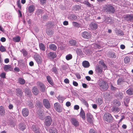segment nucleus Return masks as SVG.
Listing matches in <instances>:
<instances>
[{"label":"nucleus","instance_id":"nucleus-40","mask_svg":"<svg viewBox=\"0 0 133 133\" xmlns=\"http://www.w3.org/2000/svg\"><path fill=\"white\" fill-rule=\"evenodd\" d=\"M72 55L71 54H69L66 56L65 57L66 59L67 60H69L72 59Z\"/></svg>","mask_w":133,"mask_h":133},{"label":"nucleus","instance_id":"nucleus-39","mask_svg":"<svg viewBox=\"0 0 133 133\" xmlns=\"http://www.w3.org/2000/svg\"><path fill=\"white\" fill-rule=\"evenodd\" d=\"M36 105L38 107H42V104L41 102L39 101H37L36 103Z\"/></svg>","mask_w":133,"mask_h":133},{"label":"nucleus","instance_id":"nucleus-44","mask_svg":"<svg viewBox=\"0 0 133 133\" xmlns=\"http://www.w3.org/2000/svg\"><path fill=\"white\" fill-rule=\"evenodd\" d=\"M22 52L23 56H26L28 54V53L27 51L25 49H23L22 50Z\"/></svg>","mask_w":133,"mask_h":133},{"label":"nucleus","instance_id":"nucleus-56","mask_svg":"<svg viewBox=\"0 0 133 133\" xmlns=\"http://www.w3.org/2000/svg\"><path fill=\"white\" fill-rule=\"evenodd\" d=\"M41 3L42 4H45L46 2V0H39Z\"/></svg>","mask_w":133,"mask_h":133},{"label":"nucleus","instance_id":"nucleus-22","mask_svg":"<svg viewBox=\"0 0 133 133\" xmlns=\"http://www.w3.org/2000/svg\"><path fill=\"white\" fill-rule=\"evenodd\" d=\"M32 91L33 94L35 95H37L39 93V91L35 86L33 87Z\"/></svg>","mask_w":133,"mask_h":133},{"label":"nucleus","instance_id":"nucleus-13","mask_svg":"<svg viewBox=\"0 0 133 133\" xmlns=\"http://www.w3.org/2000/svg\"><path fill=\"white\" fill-rule=\"evenodd\" d=\"M89 27L91 29L93 30H95L97 28L98 25L94 22H91L90 24Z\"/></svg>","mask_w":133,"mask_h":133},{"label":"nucleus","instance_id":"nucleus-49","mask_svg":"<svg viewBox=\"0 0 133 133\" xmlns=\"http://www.w3.org/2000/svg\"><path fill=\"white\" fill-rule=\"evenodd\" d=\"M124 79L122 78H120L118 79L117 81V83L118 85H120L121 83L123 82Z\"/></svg>","mask_w":133,"mask_h":133},{"label":"nucleus","instance_id":"nucleus-62","mask_svg":"<svg viewBox=\"0 0 133 133\" xmlns=\"http://www.w3.org/2000/svg\"><path fill=\"white\" fill-rule=\"evenodd\" d=\"M52 71L54 73H56L57 71V69L56 67H54L52 69Z\"/></svg>","mask_w":133,"mask_h":133},{"label":"nucleus","instance_id":"nucleus-57","mask_svg":"<svg viewBox=\"0 0 133 133\" xmlns=\"http://www.w3.org/2000/svg\"><path fill=\"white\" fill-rule=\"evenodd\" d=\"M58 99L59 101H62V102H63L64 100L63 98L61 96H59L58 97Z\"/></svg>","mask_w":133,"mask_h":133},{"label":"nucleus","instance_id":"nucleus-2","mask_svg":"<svg viewBox=\"0 0 133 133\" xmlns=\"http://www.w3.org/2000/svg\"><path fill=\"white\" fill-rule=\"evenodd\" d=\"M103 8L104 10L107 12L113 13L115 11L114 8L111 5H105L104 6Z\"/></svg>","mask_w":133,"mask_h":133},{"label":"nucleus","instance_id":"nucleus-20","mask_svg":"<svg viewBox=\"0 0 133 133\" xmlns=\"http://www.w3.org/2000/svg\"><path fill=\"white\" fill-rule=\"evenodd\" d=\"M32 127L33 131L35 133H40V130H39V128H37L36 126L35 125H33Z\"/></svg>","mask_w":133,"mask_h":133},{"label":"nucleus","instance_id":"nucleus-55","mask_svg":"<svg viewBox=\"0 0 133 133\" xmlns=\"http://www.w3.org/2000/svg\"><path fill=\"white\" fill-rule=\"evenodd\" d=\"M64 82L66 84H69V80L68 79L66 78L64 79Z\"/></svg>","mask_w":133,"mask_h":133},{"label":"nucleus","instance_id":"nucleus-43","mask_svg":"<svg viewBox=\"0 0 133 133\" xmlns=\"http://www.w3.org/2000/svg\"><path fill=\"white\" fill-rule=\"evenodd\" d=\"M72 24L74 26L79 28L80 26L79 24L76 22H72Z\"/></svg>","mask_w":133,"mask_h":133},{"label":"nucleus","instance_id":"nucleus-16","mask_svg":"<svg viewBox=\"0 0 133 133\" xmlns=\"http://www.w3.org/2000/svg\"><path fill=\"white\" fill-rule=\"evenodd\" d=\"M79 116L81 117L82 119L84 120L85 119V114L84 111L83 109L81 108V111L79 114Z\"/></svg>","mask_w":133,"mask_h":133},{"label":"nucleus","instance_id":"nucleus-61","mask_svg":"<svg viewBox=\"0 0 133 133\" xmlns=\"http://www.w3.org/2000/svg\"><path fill=\"white\" fill-rule=\"evenodd\" d=\"M79 108V106L78 105H75L74 106V109L75 110H78Z\"/></svg>","mask_w":133,"mask_h":133},{"label":"nucleus","instance_id":"nucleus-14","mask_svg":"<svg viewBox=\"0 0 133 133\" xmlns=\"http://www.w3.org/2000/svg\"><path fill=\"white\" fill-rule=\"evenodd\" d=\"M4 70L6 71H11L13 70V68L11 65H5L3 67Z\"/></svg>","mask_w":133,"mask_h":133},{"label":"nucleus","instance_id":"nucleus-5","mask_svg":"<svg viewBox=\"0 0 133 133\" xmlns=\"http://www.w3.org/2000/svg\"><path fill=\"white\" fill-rule=\"evenodd\" d=\"M86 118L87 121L90 124L93 123V121L94 120V118L93 115L89 112H88L86 114Z\"/></svg>","mask_w":133,"mask_h":133},{"label":"nucleus","instance_id":"nucleus-36","mask_svg":"<svg viewBox=\"0 0 133 133\" xmlns=\"http://www.w3.org/2000/svg\"><path fill=\"white\" fill-rule=\"evenodd\" d=\"M12 39L14 42H18L20 41V38L19 36H17L13 38Z\"/></svg>","mask_w":133,"mask_h":133},{"label":"nucleus","instance_id":"nucleus-18","mask_svg":"<svg viewBox=\"0 0 133 133\" xmlns=\"http://www.w3.org/2000/svg\"><path fill=\"white\" fill-rule=\"evenodd\" d=\"M82 66L85 68H89L90 65L89 62L87 61H84L82 63Z\"/></svg>","mask_w":133,"mask_h":133},{"label":"nucleus","instance_id":"nucleus-53","mask_svg":"<svg viewBox=\"0 0 133 133\" xmlns=\"http://www.w3.org/2000/svg\"><path fill=\"white\" fill-rule=\"evenodd\" d=\"M5 76L6 74L4 72H3L1 74L0 77L2 78H5Z\"/></svg>","mask_w":133,"mask_h":133},{"label":"nucleus","instance_id":"nucleus-59","mask_svg":"<svg viewBox=\"0 0 133 133\" xmlns=\"http://www.w3.org/2000/svg\"><path fill=\"white\" fill-rule=\"evenodd\" d=\"M75 75L76 77L79 79L81 78V76L78 73H77L75 74Z\"/></svg>","mask_w":133,"mask_h":133},{"label":"nucleus","instance_id":"nucleus-15","mask_svg":"<svg viewBox=\"0 0 133 133\" xmlns=\"http://www.w3.org/2000/svg\"><path fill=\"white\" fill-rule=\"evenodd\" d=\"M124 18L127 21H133V15H125L124 16Z\"/></svg>","mask_w":133,"mask_h":133},{"label":"nucleus","instance_id":"nucleus-52","mask_svg":"<svg viewBox=\"0 0 133 133\" xmlns=\"http://www.w3.org/2000/svg\"><path fill=\"white\" fill-rule=\"evenodd\" d=\"M111 19L109 17H108L105 19L106 23L109 24L111 22Z\"/></svg>","mask_w":133,"mask_h":133},{"label":"nucleus","instance_id":"nucleus-34","mask_svg":"<svg viewBox=\"0 0 133 133\" xmlns=\"http://www.w3.org/2000/svg\"><path fill=\"white\" fill-rule=\"evenodd\" d=\"M49 131L50 133H58L57 130L56 128L54 127L50 129Z\"/></svg>","mask_w":133,"mask_h":133},{"label":"nucleus","instance_id":"nucleus-3","mask_svg":"<svg viewBox=\"0 0 133 133\" xmlns=\"http://www.w3.org/2000/svg\"><path fill=\"white\" fill-rule=\"evenodd\" d=\"M114 118L111 115L108 113H106L104 114L103 116V119L108 122H111Z\"/></svg>","mask_w":133,"mask_h":133},{"label":"nucleus","instance_id":"nucleus-28","mask_svg":"<svg viewBox=\"0 0 133 133\" xmlns=\"http://www.w3.org/2000/svg\"><path fill=\"white\" fill-rule=\"evenodd\" d=\"M80 99L81 102L87 107H89V104L84 99L82 98H81Z\"/></svg>","mask_w":133,"mask_h":133},{"label":"nucleus","instance_id":"nucleus-27","mask_svg":"<svg viewBox=\"0 0 133 133\" xmlns=\"http://www.w3.org/2000/svg\"><path fill=\"white\" fill-rule=\"evenodd\" d=\"M49 47L51 49L54 51H56L57 49V46L54 44H51L49 45Z\"/></svg>","mask_w":133,"mask_h":133},{"label":"nucleus","instance_id":"nucleus-25","mask_svg":"<svg viewBox=\"0 0 133 133\" xmlns=\"http://www.w3.org/2000/svg\"><path fill=\"white\" fill-rule=\"evenodd\" d=\"M96 102L98 105H101L103 103V101L102 97H100L96 99Z\"/></svg>","mask_w":133,"mask_h":133},{"label":"nucleus","instance_id":"nucleus-64","mask_svg":"<svg viewBox=\"0 0 133 133\" xmlns=\"http://www.w3.org/2000/svg\"><path fill=\"white\" fill-rule=\"evenodd\" d=\"M6 39L5 37H3L1 38V41L2 42H4L6 41Z\"/></svg>","mask_w":133,"mask_h":133},{"label":"nucleus","instance_id":"nucleus-17","mask_svg":"<svg viewBox=\"0 0 133 133\" xmlns=\"http://www.w3.org/2000/svg\"><path fill=\"white\" fill-rule=\"evenodd\" d=\"M22 114L23 116L26 117L28 116L29 111L28 109L26 108L23 109L22 110Z\"/></svg>","mask_w":133,"mask_h":133},{"label":"nucleus","instance_id":"nucleus-48","mask_svg":"<svg viewBox=\"0 0 133 133\" xmlns=\"http://www.w3.org/2000/svg\"><path fill=\"white\" fill-rule=\"evenodd\" d=\"M6 49L2 45H1L0 47V51L1 52H4L6 51Z\"/></svg>","mask_w":133,"mask_h":133},{"label":"nucleus","instance_id":"nucleus-12","mask_svg":"<svg viewBox=\"0 0 133 133\" xmlns=\"http://www.w3.org/2000/svg\"><path fill=\"white\" fill-rule=\"evenodd\" d=\"M82 36L84 38L86 39L89 38L90 37V34L89 32L87 31H84L81 33Z\"/></svg>","mask_w":133,"mask_h":133},{"label":"nucleus","instance_id":"nucleus-8","mask_svg":"<svg viewBox=\"0 0 133 133\" xmlns=\"http://www.w3.org/2000/svg\"><path fill=\"white\" fill-rule=\"evenodd\" d=\"M37 84L38 88H40V90L41 91L44 92L45 89V87L43 83L38 82H37Z\"/></svg>","mask_w":133,"mask_h":133},{"label":"nucleus","instance_id":"nucleus-1","mask_svg":"<svg viewBox=\"0 0 133 133\" xmlns=\"http://www.w3.org/2000/svg\"><path fill=\"white\" fill-rule=\"evenodd\" d=\"M98 86L102 91H105L107 90L109 88V86L108 82L102 79L99 80L98 83Z\"/></svg>","mask_w":133,"mask_h":133},{"label":"nucleus","instance_id":"nucleus-24","mask_svg":"<svg viewBox=\"0 0 133 133\" xmlns=\"http://www.w3.org/2000/svg\"><path fill=\"white\" fill-rule=\"evenodd\" d=\"M46 79L48 82L51 85H54V83L53 80L51 77L49 76H46Z\"/></svg>","mask_w":133,"mask_h":133},{"label":"nucleus","instance_id":"nucleus-32","mask_svg":"<svg viewBox=\"0 0 133 133\" xmlns=\"http://www.w3.org/2000/svg\"><path fill=\"white\" fill-rule=\"evenodd\" d=\"M114 104L117 107H118L121 105V103L117 99H115L114 100Z\"/></svg>","mask_w":133,"mask_h":133},{"label":"nucleus","instance_id":"nucleus-26","mask_svg":"<svg viewBox=\"0 0 133 133\" xmlns=\"http://www.w3.org/2000/svg\"><path fill=\"white\" fill-rule=\"evenodd\" d=\"M18 81L19 83L22 85L24 84L25 82V80L22 78H19L18 79Z\"/></svg>","mask_w":133,"mask_h":133},{"label":"nucleus","instance_id":"nucleus-37","mask_svg":"<svg viewBox=\"0 0 133 133\" xmlns=\"http://www.w3.org/2000/svg\"><path fill=\"white\" fill-rule=\"evenodd\" d=\"M39 47L40 49L43 51L45 50V47L44 45L42 43H41L39 44Z\"/></svg>","mask_w":133,"mask_h":133},{"label":"nucleus","instance_id":"nucleus-63","mask_svg":"<svg viewBox=\"0 0 133 133\" xmlns=\"http://www.w3.org/2000/svg\"><path fill=\"white\" fill-rule=\"evenodd\" d=\"M14 70L16 72H19L20 71V69L18 68L15 67L14 68Z\"/></svg>","mask_w":133,"mask_h":133},{"label":"nucleus","instance_id":"nucleus-41","mask_svg":"<svg viewBox=\"0 0 133 133\" xmlns=\"http://www.w3.org/2000/svg\"><path fill=\"white\" fill-rule=\"evenodd\" d=\"M74 8L76 11L79 10L81 9V6L79 5H74Z\"/></svg>","mask_w":133,"mask_h":133},{"label":"nucleus","instance_id":"nucleus-60","mask_svg":"<svg viewBox=\"0 0 133 133\" xmlns=\"http://www.w3.org/2000/svg\"><path fill=\"white\" fill-rule=\"evenodd\" d=\"M71 103L69 102L68 101L66 102V105L67 107H69L70 106Z\"/></svg>","mask_w":133,"mask_h":133},{"label":"nucleus","instance_id":"nucleus-23","mask_svg":"<svg viewBox=\"0 0 133 133\" xmlns=\"http://www.w3.org/2000/svg\"><path fill=\"white\" fill-rule=\"evenodd\" d=\"M35 8L32 5H30L28 8V11L29 13L33 12Z\"/></svg>","mask_w":133,"mask_h":133},{"label":"nucleus","instance_id":"nucleus-31","mask_svg":"<svg viewBox=\"0 0 133 133\" xmlns=\"http://www.w3.org/2000/svg\"><path fill=\"white\" fill-rule=\"evenodd\" d=\"M130 60V58L128 56H126L124 59V62L126 64L129 63Z\"/></svg>","mask_w":133,"mask_h":133},{"label":"nucleus","instance_id":"nucleus-42","mask_svg":"<svg viewBox=\"0 0 133 133\" xmlns=\"http://www.w3.org/2000/svg\"><path fill=\"white\" fill-rule=\"evenodd\" d=\"M71 19L72 20H75L77 19V17L75 15L72 14L70 16Z\"/></svg>","mask_w":133,"mask_h":133},{"label":"nucleus","instance_id":"nucleus-21","mask_svg":"<svg viewBox=\"0 0 133 133\" xmlns=\"http://www.w3.org/2000/svg\"><path fill=\"white\" fill-rule=\"evenodd\" d=\"M95 71L99 74H101L103 71L102 69L99 65L96 66L95 69Z\"/></svg>","mask_w":133,"mask_h":133},{"label":"nucleus","instance_id":"nucleus-30","mask_svg":"<svg viewBox=\"0 0 133 133\" xmlns=\"http://www.w3.org/2000/svg\"><path fill=\"white\" fill-rule=\"evenodd\" d=\"M112 111L114 112L117 113L118 112L119 110V109L118 107H113L112 108Z\"/></svg>","mask_w":133,"mask_h":133},{"label":"nucleus","instance_id":"nucleus-45","mask_svg":"<svg viewBox=\"0 0 133 133\" xmlns=\"http://www.w3.org/2000/svg\"><path fill=\"white\" fill-rule=\"evenodd\" d=\"M89 133H97V131L96 130L93 129H90L89 131Z\"/></svg>","mask_w":133,"mask_h":133},{"label":"nucleus","instance_id":"nucleus-7","mask_svg":"<svg viewBox=\"0 0 133 133\" xmlns=\"http://www.w3.org/2000/svg\"><path fill=\"white\" fill-rule=\"evenodd\" d=\"M54 108L56 110L57 112H60L62 111V108L60 104L58 103H55L54 105Z\"/></svg>","mask_w":133,"mask_h":133},{"label":"nucleus","instance_id":"nucleus-54","mask_svg":"<svg viewBox=\"0 0 133 133\" xmlns=\"http://www.w3.org/2000/svg\"><path fill=\"white\" fill-rule=\"evenodd\" d=\"M17 4L18 7V8H19L20 9H21V5L20 0H18V1H17Z\"/></svg>","mask_w":133,"mask_h":133},{"label":"nucleus","instance_id":"nucleus-4","mask_svg":"<svg viewBox=\"0 0 133 133\" xmlns=\"http://www.w3.org/2000/svg\"><path fill=\"white\" fill-rule=\"evenodd\" d=\"M52 123V120L51 117L50 116H46L45 118L44 122V125L47 127L50 125Z\"/></svg>","mask_w":133,"mask_h":133},{"label":"nucleus","instance_id":"nucleus-6","mask_svg":"<svg viewBox=\"0 0 133 133\" xmlns=\"http://www.w3.org/2000/svg\"><path fill=\"white\" fill-rule=\"evenodd\" d=\"M34 58L38 64H41V63L42 59L39 54H35L34 55Z\"/></svg>","mask_w":133,"mask_h":133},{"label":"nucleus","instance_id":"nucleus-50","mask_svg":"<svg viewBox=\"0 0 133 133\" xmlns=\"http://www.w3.org/2000/svg\"><path fill=\"white\" fill-rule=\"evenodd\" d=\"M43 113V111H42L40 115H39V118L42 120L44 118V115L42 114Z\"/></svg>","mask_w":133,"mask_h":133},{"label":"nucleus","instance_id":"nucleus-47","mask_svg":"<svg viewBox=\"0 0 133 133\" xmlns=\"http://www.w3.org/2000/svg\"><path fill=\"white\" fill-rule=\"evenodd\" d=\"M25 93L27 95L30 96L31 95V92L30 89H27L25 92Z\"/></svg>","mask_w":133,"mask_h":133},{"label":"nucleus","instance_id":"nucleus-58","mask_svg":"<svg viewBox=\"0 0 133 133\" xmlns=\"http://www.w3.org/2000/svg\"><path fill=\"white\" fill-rule=\"evenodd\" d=\"M73 85L75 87H77L78 85V83L76 82L73 81Z\"/></svg>","mask_w":133,"mask_h":133},{"label":"nucleus","instance_id":"nucleus-29","mask_svg":"<svg viewBox=\"0 0 133 133\" xmlns=\"http://www.w3.org/2000/svg\"><path fill=\"white\" fill-rule=\"evenodd\" d=\"M5 110L4 107L2 106L0 107V115H4L5 113Z\"/></svg>","mask_w":133,"mask_h":133},{"label":"nucleus","instance_id":"nucleus-46","mask_svg":"<svg viewBox=\"0 0 133 133\" xmlns=\"http://www.w3.org/2000/svg\"><path fill=\"white\" fill-rule=\"evenodd\" d=\"M84 4L89 7H91L93 6L92 5L90 4L88 1L85 2Z\"/></svg>","mask_w":133,"mask_h":133},{"label":"nucleus","instance_id":"nucleus-9","mask_svg":"<svg viewBox=\"0 0 133 133\" xmlns=\"http://www.w3.org/2000/svg\"><path fill=\"white\" fill-rule=\"evenodd\" d=\"M43 103L44 107L47 109L50 108V104L49 100L46 99H44L43 100Z\"/></svg>","mask_w":133,"mask_h":133},{"label":"nucleus","instance_id":"nucleus-19","mask_svg":"<svg viewBox=\"0 0 133 133\" xmlns=\"http://www.w3.org/2000/svg\"><path fill=\"white\" fill-rule=\"evenodd\" d=\"M16 90L17 95L21 97L23 94V92H22L21 90L19 88H18L16 89Z\"/></svg>","mask_w":133,"mask_h":133},{"label":"nucleus","instance_id":"nucleus-10","mask_svg":"<svg viewBox=\"0 0 133 133\" xmlns=\"http://www.w3.org/2000/svg\"><path fill=\"white\" fill-rule=\"evenodd\" d=\"M57 55L55 52H50L47 54L48 57L50 59H53L57 57Z\"/></svg>","mask_w":133,"mask_h":133},{"label":"nucleus","instance_id":"nucleus-51","mask_svg":"<svg viewBox=\"0 0 133 133\" xmlns=\"http://www.w3.org/2000/svg\"><path fill=\"white\" fill-rule=\"evenodd\" d=\"M118 97L120 99H122L123 96V95L122 92H120L118 95Z\"/></svg>","mask_w":133,"mask_h":133},{"label":"nucleus","instance_id":"nucleus-11","mask_svg":"<svg viewBox=\"0 0 133 133\" xmlns=\"http://www.w3.org/2000/svg\"><path fill=\"white\" fill-rule=\"evenodd\" d=\"M70 121L72 124L76 127H78L79 125V123L77 120L74 117L70 119Z\"/></svg>","mask_w":133,"mask_h":133},{"label":"nucleus","instance_id":"nucleus-35","mask_svg":"<svg viewBox=\"0 0 133 133\" xmlns=\"http://www.w3.org/2000/svg\"><path fill=\"white\" fill-rule=\"evenodd\" d=\"M109 57L112 58H115L116 57L115 53L114 52H110L109 54Z\"/></svg>","mask_w":133,"mask_h":133},{"label":"nucleus","instance_id":"nucleus-33","mask_svg":"<svg viewBox=\"0 0 133 133\" xmlns=\"http://www.w3.org/2000/svg\"><path fill=\"white\" fill-rule=\"evenodd\" d=\"M69 43L71 46H75L76 45V43H77L76 41L74 40H71L69 41Z\"/></svg>","mask_w":133,"mask_h":133},{"label":"nucleus","instance_id":"nucleus-38","mask_svg":"<svg viewBox=\"0 0 133 133\" xmlns=\"http://www.w3.org/2000/svg\"><path fill=\"white\" fill-rule=\"evenodd\" d=\"M127 93L129 95H133V91L129 89L126 91Z\"/></svg>","mask_w":133,"mask_h":133}]
</instances>
